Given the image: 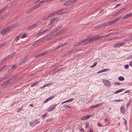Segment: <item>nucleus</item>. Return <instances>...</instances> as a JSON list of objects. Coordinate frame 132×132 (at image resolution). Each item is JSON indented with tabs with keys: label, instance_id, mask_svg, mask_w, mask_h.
I'll list each match as a JSON object with an SVG mask.
<instances>
[{
	"label": "nucleus",
	"instance_id": "obj_1",
	"mask_svg": "<svg viewBox=\"0 0 132 132\" xmlns=\"http://www.w3.org/2000/svg\"><path fill=\"white\" fill-rule=\"evenodd\" d=\"M101 37L100 35L96 36L93 37L91 38H87L81 41L78 43L76 42L74 44V46H78L82 43H83V45H85L90 43H92L95 41L98 40V39Z\"/></svg>",
	"mask_w": 132,
	"mask_h": 132
},
{
	"label": "nucleus",
	"instance_id": "obj_2",
	"mask_svg": "<svg viewBox=\"0 0 132 132\" xmlns=\"http://www.w3.org/2000/svg\"><path fill=\"white\" fill-rule=\"evenodd\" d=\"M15 27V26L12 24L11 26H8L6 28L3 29L1 31V33L3 35H5L9 31Z\"/></svg>",
	"mask_w": 132,
	"mask_h": 132
},
{
	"label": "nucleus",
	"instance_id": "obj_3",
	"mask_svg": "<svg viewBox=\"0 0 132 132\" xmlns=\"http://www.w3.org/2000/svg\"><path fill=\"white\" fill-rule=\"evenodd\" d=\"M77 1L76 0H70L66 2L64 4L65 6H68L74 3Z\"/></svg>",
	"mask_w": 132,
	"mask_h": 132
},
{
	"label": "nucleus",
	"instance_id": "obj_4",
	"mask_svg": "<svg viewBox=\"0 0 132 132\" xmlns=\"http://www.w3.org/2000/svg\"><path fill=\"white\" fill-rule=\"evenodd\" d=\"M103 82L106 87H110L111 85V83L108 80L103 79Z\"/></svg>",
	"mask_w": 132,
	"mask_h": 132
},
{
	"label": "nucleus",
	"instance_id": "obj_5",
	"mask_svg": "<svg viewBox=\"0 0 132 132\" xmlns=\"http://www.w3.org/2000/svg\"><path fill=\"white\" fill-rule=\"evenodd\" d=\"M56 106V104H54L51 106H50L47 109V111L48 112H50L54 110Z\"/></svg>",
	"mask_w": 132,
	"mask_h": 132
},
{
	"label": "nucleus",
	"instance_id": "obj_6",
	"mask_svg": "<svg viewBox=\"0 0 132 132\" xmlns=\"http://www.w3.org/2000/svg\"><path fill=\"white\" fill-rule=\"evenodd\" d=\"M125 9L124 8H123V9L120 10L118 11L115 13L112 16H115L118 15L119 14L123 12L124 11Z\"/></svg>",
	"mask_w": 132,
	"mask_h": 132
},
{
	"label": "nucleus",
	"instance_id": "obj_7",
	"mask_svg": "<svg viewBox=\"0 0 132 132\" xmlns=\"http://www.w3.org/2000/svg\"><path fill=\"white\" fill-rule=\"evenodd\" d=\"M125 108V106L124 105H122L120 108V112L123 114H124L126 112Z\"/></svg>",
	"mask_w": 132,
	"mask_h": 132
},
{
	"label": "nucleus",
	"instance_id": "obj_8",
	"mask_svg": "<svg viewBox=\"0 0 132 132\" xmlns=\"http://www.w3.org/2000/svg\"><path fill=\"white\" fill-rule=\"evenodd\" d=\"M125 44L124 43H119L117 44H116L113 46V47L114 48L119 47Z\"/></svg>",
	"mask_w": 132,
	"mask_h": 132
},
{
	"label": "nucleus",
	"instance_id": "obj_9",
	"mask_svg": "<svg viewBox=\"0 0 132 132\" xmlns=\"http://www.w3.org/2000/svg\"><path fill=\"white\" fill-rule=\"evenodd\" d=\"M131 16H132V13L131 12L125 15L123 17L122 19H125L126 18H128Z\"/></svg>",
	"mask_w": 132,
	"mask_h": 132
},
{
	"label": "nucleus",
	"instance_id": "obj_10",
	"mask_svg": "<svg viewBox=\"0 0 132 132\" xmlns=\"http://www.w3.org/2000/svg\"><path fill=\"white\" fill-rule=\"evenodd\" d=\"M54 97V96H50V97H48V98H47V99H46L44 102V103H47L48 101H49L50 100H51L52 99H53Z\"/></svg>",
	"mask_w": 132,
	"mask_h": 132
},
{
	"label": "nucleus",
	"instance_id": "obj_11",
	"mask_svg": "<svg viewBox=\"0 0 132 132\" xmlns=\"http://www.w3.org/2000/svg\"><path fill=\"white\" fill-rule=\"evenodd\" d=\"M104 26H110V25L109 23V22H105L102 24H100V25H99V27H103Z\"/></svg>",
	"mask_w": 132,
	"mask_h": 132
},
{
	"label": "nucleus",
	"instance_id": "obj_12",
	"mask_svg": "<svg viewBox=\"0 0 132 132\" xmlns=\"http://www.w3.org/2000/svg\"><path fill=\"white\" fill-rule=\"evenodd\" d=\"M91 117L90 115H87L81 118V120H86L89 118Z\"/></svg>",
	"mask_w": 132,
	"mask_h": 132
},
{
	"label": "nucleus",
	"instance_id": "obj_13",
	"mask_svg": "<svg viewBox=\"0 0 132 132\" xmlns=\"http://www.w3.org/2000/svg\"><path fill=\"white\" fill-rule=\"evenodd\" d=\"M37 25V24H32L29 27V29L31 30L33 28H35Z\"/></svg>",
	"mask_w": 132,
	"mask_h": 132
},
{
	"label": "nucleus",
	"instance_id": "obj_14",
	"mask_svg": "<svg viewBox=\"0 0 132 132\" xmlns=\"http://www.w3.org/2000/svg\"><path fill=\"white\" fill-rule=\"evenodd\" d=\"M27 61V57H25L21 62L19 63L20 64H22V63H25L26 61Z\"/></svg>",
	"mask_w": 132,
	"mask_h": 132
},
{
	"label": "nucleus",
	"instance_id": "obj_15",
	"mask_svg": "<svg viewBox=\"0 0 132 132\" xmlns=\"http://www.w3.org/2000/svg\"><path fill=\"white\" fill-rule=\"evenodd\" d=\"M68 44V43H67V42H65L63 44H61L59 45L57 47V48H59L63 46H65L67 44Z\"/></svg>",
	"mask_w": 132,
	"mask_h": 132
},
{
	"label": "nucleus",
	"instance_id": "obj_16",
	"mask_svg": "<svg viewBox=\"0 0 132 132\" xmlns=\"http://www.w3.org/2000/svg\"><path fill=\"white\" fill-rule=\"evenodd\" d=\"M56 12V14H57V15H61L62 14H64L67 13V12H66V11H65L64 12H60V11L59 10H58Z\"/></svg>",
	"mask_w": 132,
	"mask_h": 132
},
{
	"label": "nucleus",
	"instance_id": "obj_17",
	"mask_svg": "<svg viewBox=\"0 0 132 132\" xmlns=\"http://www.w3.org/2000/svg\"><path fill=\"white\" fill-rule=\"evenodd\" d=\"M101 105V104H97L96 105H95L93 106H91L90 108L94 109L100 106Z\"/></svg>",
	"mask_w": 132,
	"mask_h": 132
},
{
	"label": "nucleus",
	"instance_id": "obj_18",
	"mask_svg": "<svg viewBox=\"0 0 132 132\" xmlns=\"http://www.w3.org/2000/svg\"><path fill=\"white\" fill-rule=\"evenodd\" d=\"M124 90V89H119L118 90H116L114 92V94L116 93H120L121 92H122Z\"/></svg>",
	"mask_w": 132,
	"mask_h": 132
},
{
	"label": "nucleus",
	"instance_id": "obj_19",
	"mask_svg": "<svg viewBox=\"0 0 132 132\" xmlns=\"http://www.w3.org/2000/svg\"><path fill=\"white\" fill-rule=\"evenodd\" d=\"M108 70V69H105L102 70L97 72V73H101L103 72H105L106 71H107Z\"/></svg>",
	"mask_w": 132,
	"mask_h": 132
},
{
	"label": "nucleus",
	"instance_id": "obj_20",
	"mask_svg": "<svg viewBox=\"0 0 132 132\" xmlns=\"http://www.w3.org/2000/svg\"><path fill=\"white\" fill-rule=\"evenodd\" d=\"M10 83V80H8L7 81H5L4 82L2 83L1 85L2 86H4L5 85H6L8 83Z\"/></svg>",
	"mask_w": 132,
	"mask_h": 132
},
{
	"label": "nucleus",
	"instance_id": "obj_21",
	"mask_svg": "<svg viewBox=\"0 0 132 132\" xmlns=\"http://www.w3.org/2000/svg\"><path fill=\"white\" fill-rule=\"evenodd\" d=\"M98 35H100L101 37L100 38H99L98 40L99 39H100L103 37H108L110 35V34L109 33L108 34L104 36H101L100 35H98L97 36H98Z\"/></svg>",
	"mask_w": 132,
	"mask_h": 132
},
{
	"label": "nucleus",
	"instance_id": "obj_22",
	"mask_svg": "<svg viewBox=\"0 0 132 132\" xmlns=\"http://www.w3.org/2000/svg\"><path fill=\"white\" fill-rule=\"evenodd\" d=\"M34 10L33 9V8L32 7L31 8H30V9H29L28 10H27L26 12L27 13H30L32 11H33Z\"/></svg>",
	"mask_w": 132,
	"mask_h": 132
},
{
	"label": "nucleus",
	"instance_id": "obj_23",
	"mask_svg": "<svg viewBox=\"0 0 132 132\" xmlns=\"http://www.w3.org/2000/svg\"><path fill=\"white\" fill-rule=\"evenodd\" d=\"M120 37H111V38H109L107 39V41H110L111 40H112L113 39H116L117 38H120Z\"/></svg>",
	"mask_w": 132,
	"mask_h": 132
},
{
	"label": "nucleus",
	"instance_id": "obj_24",
	"mask_svg": "<svg viewBox=\"0 0 132 132\" xmlns=\"http://www.w3.org/2000/svg\"><path fill=\"white\" fill-rule=\"evenodd\" d=\"M33 121L34 125L35 126L37 124L39 123V121L37 120H35Z\"/></svg>",
	"mask_w": 132,
	"mask_h": 132
},
{
	"label": "nucleus",
	"instance_id": "obj_25",
	"mask_svg": "<svg viewBox=\"0 0 132 132\" xmlns=\"http://www.w3.org/2000/svg\"><path fill=\"white\" fill-rule=\"evenodd\" d=\"M116 22V21L114 19L112 21H111L109 22V23L110 26L111 24H112L115 23V22Z\"/></svg>",
	"mask_w": 132,
	"mask_h": 132
},
{
	"label": "nucleus",
	"instance_id": "obj_26",
	"mask_svg": "<svg viewBox=\"0 0 132 132\" xmlns=\"http://www.w3.org/2000/svg\"><path fill=\"white\" fill-rule=\"evenodd\" d=\"M38 82H36L32 84L31 85V87H32L36 85Z\"/></svg>",
	"mask_w": 132,
	"mask_h": 132
},
{
	"label": "nucleus",
	"instance_id": "obj_27",
	"mask_svg": "<svg viewBox=\"0 0 132 132\" xmlns=\"http://www.w3.org/2000/svg\"><path fill=\"white\" fill-rule=\"evenodd\" d=\"M62 26H61L59 27L58 28H57V29L55 30L54 31H53V33H54L55 32L59 30V29H61V27Z\"/></svg>",
	"mask_w": 132,
	"mask_h": 132
},
{
	"label": "nucleus",
	"instance_id": "obj_28",
	"mask_svg": "<svg viewBox=\"0 0 132 132\" xmlns=\"http://www.w3.org/2000/svg\"><path fill=\"white\" fill-rule=\"evenodd\" d=\"M118 79L119 80L123 81L124 80L125 78L122 76H119L118 78Z\"/></svg>",
	"mask_w": 132,
	"mask_h": 132
},
{
	"label": "nucleus",
	"instance_id": "obj_29",
	"mask_svg": "<svg viewBox=\"0 0 132 132\" xmlns=\"http://www.w3.org/2000/svg\"><path fill=\"white\" fill-rule=\"evenodd\" d=\"M50 23L49 25H50V24H51L53 23H54L55 22H56L55 21V20H54V18H53L50 21Z\"/></svg>",
	"mask_w": 132,
	"mask_h": 132
},
{
	"label": "nucleus",
	"instance_id": "obj_30",
	"mask_svg": "<svg viewBox=\"0 0 132 132\" xmlns=\"http://www.w3.org/2000/svg\"><path fill=\"white\" fill-rule=\"evenodd\" d=\"M66 30V29H64L63 30V32H62L61 31H60V32L59 33V32H57L56 33V34H55L54 35L55 36H56V35L58 34H61L63 32H64L65 31V30Z\"/></svg>",
	"mask_w": 132,
	"mask_h": 132
},
{
	"label": "nucleus",
	"instance_id": "obj_31",
	"mask_svg": "<svg viewBox=\"0 0 132 132\" xmlns=\"http://www.w3.org/2000/svg\"><path fill=\"white\" fill-rule=\"evenodd\" d=\"M122 16H120L117 17L116 18H115L114 19L116 21H117L120 20Z\"/></svg>",
	"mask_w": 132,
	"mask_h": 132
},
{
	"label": "nucleus",
	"instance_id": "obj_32",
	"mask_svg": "<svg viewBox=\"0 0 132 132\" xmlns=\"http://www.w3.org/2000/svg\"><path fill=\"white\" fill-rule=\"evenodd\" d=\"M50 17V16L49 14L48 15L46 16L45 17H44L42 19V20H46Z\"/></svg>",
	"mask_w": 132,
	"mask_h": 132
},
{
	"label": "nucleus",
	"instance_id": "obj_33",
	"mask_svg": "<svg viewBox=\"0 0 132 132\" xmlns=\"http://www.w3.org/2000/svg\"><path fill=\"white\" fill-rule=\"evenodd\" d=\"M9 78V77H8V76H6L5 77H4L3 78H2L1 79L2 80V81L6 79H8V78Z\"/></svg>",
	"mask_w": 132,
	"mask_h": 132
},
{
	"label": "nucleus",
	"instance_id": "obj_34",
	"mask_svg": "<svg viewBox=\"0 0 132 132\" xmlns=\"http://www.w3.org/2000/svg\"><path fill=\"white\" fill-rule=\"evenodd\" d=\"M63 107L67 108L68 109H71V107L70 106L68 105H63Z\"/></svg>",
	"mask_w": 132,
	"mask_h": 132
},
{
	"label": "nucleus",
	"instance_id": "obj_35",
	"mask_svg": "<svg viewBox=\"0 0 132 132\" xmlns=\"http://www.w3.org/2000/svg\"><path fill=\"white\" fill-rule=\"evenodd\" d=\"M43 56V54H42L41 53H40L35 56L34 57L35 58H36L40 56Z\"/></svg>",
	"mask_w": 132,
	"mask_h": 132
},
{
	"label": "nucleus",
	"instance_id": "obj_36",
	"mask_svg": "<svg viewBox=\"0 0 132 132\" xmlns=\"http://www.w3.org/2000/svg\"><path fill=\"white\" fill-rule=\"evenodd\" d=\"M30 125V126H32L33 127L35 126V125H34V123L33 120H32L29 123Z\"/></svg>",
	"mask_w": 132,
	"mask_h": 132
},
{
	"label": "nucleus",
	"instance_id": "obj_37",
	"mask_svg": "<svg viewBox=\"0 0 132 132\" xmlns=\"http://www.w3.org/2000/svg\"><path fill=\"white\" fill-rule=\"evenodd\" d=\"M73 99V98H71L65 101V102H66V103L67 102H71L72 101Z\"/></svg>",
	"mask_w": 132,
	"mask_h": 132
},
{
	"label": "nucleus",
	"instance_id": "obj_38",
	"mask_svg": "<svg viewBox=\"0 0 132 132\" xmlns=\"http://www.w3.org/2000/svg\"><path fill=\"white\" fill-rule=\"evenodd\" d=\"M39 6H38V4H37L36 5H35L34 6L32 7L33 8L34 10L35 9H37L38 8Z\"/></svg>",
	"mask_w": 132,
	"mask_h": 132
},
{
	"label": "nucleus",
	"instance_id": "obj_39",
	"mask_svg": "<svg viewBox=\"0 0 132 132\" xmlns=\"http://www.w3.org/2000/svg\"><path fill=\"white\" fill-rule=\"evenodd\" d=\"M53 34V32H52L51 33H49L47 35H46L43 38L44 39V38H45V37H47L48 36H50L52 34Z\"/></svg>",
	"mask_w": 132,
	"mask_h": 132
},
{
	"label": "nucleus",
	"instance_id": "obj_40",
	"mask_svg": "<svg viewBox=\"0 0 132 132\" xmlns=\"http://www.w3.org/2000/svg\"><path fill=\"white\" fill-rule=\"evenodd\" d=\"M6 42L0 45V48L4 46L6 44Z\"/></svg>",
	"mask_w": 132,
	"mask_h": 132
},
{
	"label": "nucleus",
	"instance_id": "obj_41",
	"mask_svg": "<svg viewBox=\"0 0 132 132\" xmlns=\"http://www.w3.org/2000/svg\"><path fill=\"white\" fill-rule=\"evenodd\" d=\"M6 7H7V6H6L5 7H4L3 8V9H2V10H0V14L3 12L5 10V8H6Z\"/></svg>",
	"mask_w": 132,
	"mask_h": 132
},
{
	"label": "nucleus",
	"instance_id": "obj_42",
	"mask_svg": "<svg viewBox=\"0 0 132 132\" xmlns=\"http://www.w3.org/2000/svg\"><path fill=\"white\" fill-rule=\"evenodd\" d=\"M50 0H44V1H43L41 2H40V3H44V2H49Z\"/></svg>",
	"mask_w": 132,
	"mask_h": 132
},
{
	"label": "nucleus",
	"instance_id": "obj_43",
	"mask_svg": "<svg viewBox=\"0 0 132 132\" xmlns=\"http://www.w3.org/2000/svg\"><path fill=\"white\" fill-rule=\"evenodd\" d=\"M122 100H120L119 99L116 100H114L113 101V102H120Z\"/></svg>",
	"mask_w": 132,
	"mask_h": 132
},
{
	"label": "nucleus",
	"instance_id": "obj_44",
	"mask_svg": "<svg viewBox=\"0 0 132 132\" xmlns=\"http://www.w3.org/2000/svg\"><path fill=\"white\" fill-rule=\"evenodd\" d=\"M56 14V12H54V13H53L52 14H49L50 15V16H54V15Z\"/></svg>",
	"mask_w": 132,
	"mask_h": 132
},
{
	"label": "nucleus",
	"instance_id": "obj_45",
	"mask_svg": "<svg viewBox=\"0 0 132 132\" xmlns=\"http://www.w3.org/2000/svg\"><path fill=\"white\" fill-rule=\"evenodd\" d=\"M27 35L25 34H24L21 37V38H25L27 37Z\"/></svg>",
	"mask_w": 132,
	"mask_h": 132
},
{
	"label": "nucleus",
	"instance_id": "obj_46",
	"mask_svg": "<svg viewBox=\"0 0 132 132\" xmlns=\"http://www.w3.org/2000/svg\"><path fill=\"white\" fill-rule=\"evenodd\" d=\"M20 38V36H17L15 38V40L16 41H17Z\"/></svg>",
	"mask_w": 132,
	"mask_h": 132
},
{
	"label": "nucleus",
	"instance_id": "obj_47",
	"mask_svg": "<svg viewBox=\"0 0 132 132\" xmlns=\"http://www.w3.org/2000/svg\"><path fill=\"white\" fill-rule=\"evenodd\" d=\"M114 85H116L117 86L121 84V83L119 82H114Z\"/></svg>",
	"mask_w": 132,
	"mask_h": 132
},
{
	"label": "nucleus",
	"instance_id": "obj_48",
	"mask_svg": "<svg viewBox=\"0 0 132 132\" xmlns=\"http://www.w3.org/2000/svg\"><path fill=\"white\" fill-rule=\"evenodd\" d=\"M13 70V69L12 68V67H11L8 70V71L9 72H12Z\"/></svg>",
	"mask_w": 132,
	"mask_h": 132
},
{
	"label": "nucleus",
	"instance_id": "obj_49",
	"mask_svg": "<svg viewBox=\"0 0 132 132\" xmlns=\"http://www.w3.org/2000/svg\"><path fill=\"white\" fill-rule=\"evenodd\" d=\"M49 30V29H46V30H44V31H43L42 32V33H43V34H44V33H45V32H47V31H48V30Z\"/></svg>",
	"mask_w": 132,
	"mask_h": 132
},
{
	"label": "nucleus",
	"instance_id": "obj_50",
	"mask_svg": "<svg viewBox=\"0 0 132 132\" xmlns=\"http://www.w3.org/2000/svg\"><path fill=\"white\" fill-rule=\"evenodd\" d=\"M16 67L17 66L15 64H14V65H13L11 67L13 70L14 69H15Z\"/></svg>",
	"mask_w": 132,
	"mask_h": 132
},
{
	"label": "nucleus",
	"instance_id": "obj_51",
	"mask_svg": "<svg viewBox=\"0 0 132 132\" xmlns=\"http://www.w3.org/2000/svg\"><path fill=\"white\" fill-rule=\"evenodd\" d=\"M97 125L99 127H102L103 125L101 123H97Z\"/></svg>",
	"mask_w": 132,
	"mask_h": 132
},
{
	"label": "nucleus",
	"instance_id": "obj_52",
	"mask_svg": "<svg viewBox=\"0 0 132 132\" xmlns=\"http://www.w3.org/2000/svg\"><path fill=\"white\" fill-rule=\"evenodd\" d=\"M54 19V20H55V22H56V21H57L58 20V19L59 18V17H55L54 18H53Z\"/></svg>",
	"mask_w": 132,
	"mask_h": 132
},
{
	"label": "nucleus",
	"instance_id": "obj_53",
	"mask_svg": "<svg viewBox=\"0 0 132 132\" xmlns=\"http://www.w3.org/2000/svg\"><path fill=\"white\" fill-rule=\"evenodd\" d=\"M15 54V53H12L11 54L9 55V57H10V58L12 57Z\"/></svg>",
	"mask_w": 132,
	"mask_h": 132
},
{
	"label": "nucleus",
	"instance_id": "obj_54",
	"mask_svg": "<svg viewBox=\"0 0 132 132\" xmlns=\"http://www.w3.org/2000/svg\"><path fill=\"white\" fill-rule=\"evenodd\" d=\"M15 78H12L9 79V80H10V82L11 81H13L15 80Z\"/></svg>",
	"mask_w": 132,
	"mask_h": 132
},
{
	"label": "nucleus",
	"instance_id": "obj_55",
	"mask_svg": "<svg viewBox=\"0 0 132 132\" xmlns=\"http://www.w3.org/2000/svg\"><path fill=\"white\" fill-rule=\"evenodd\" d=\"M23 108V107H22V108H20L18 110V112H20V111H22V108Z\"/></svg>",
	"mask_w": 132,
	"mask_h": 132
},
{
	"label": "nucleus",
	"instance_id": "obj_56",
	"mask_svg": "<svg viewBox=\"0 0 132 132\" xmlns=\"http://www.w3.org/2000/svg\"><path fill=\"white\" fill-rule=\"evenodd\" d=\"M124 67L126 69H127L129 68V65L128 64L124 65Z\"/></svg>",
	"mask_w": 132,
	"mask_h": 132
},
{
	"label": "nucleus",
	"instance_id": "obj_57",
	"mask_svg": "<svg viewBox=\"0 0 132 132\" xmlns=\"http://www.w3.org/2000/svg\"><path fill=\"white\" fill-rule=\"evenodd\" d=\"M47 53H48L47 52V51H46L44 52H43L42 53V54H43V55L46 54H47Z\"/></svg>",
	"mask_w": 132,
	"mask_h": 132
},
{
	"label": "nucleus",
	"instance_id": "obj_58",
	"mask_svg": "<svg viewBox=\"0 0 132 132\" xmlns=\"http://www.w3.org/2000/svg\"><path fill=\"white\" fill-rule=\"evenodd\" d=\"M43 34V33L42 32H39V33H38L37 34V36H39L40 35H42Z\"/></svg>",
	"mask_w": 132,
	"mask_h": 132
},
{
	"label": "nucleus",
	"instance_id": "obj_59",
	"mask_svg": "<svg viewBox=\"0 0 132 132\" xmlns=\"http://www.w3.org/2000/svg\"><path fill=\"white\" fill-rule=\"evenodd\" d=\"M124 119V124H125V125H126L127 124V122L126 121V120L124 119V118H123Z\"/></svg>",
	"mask_w": 132,
	"mask_h": 132
},
{
	"label": "nucleus",
	"instance_id": "obj_60",
	"mask_svg": "<svg viewBox=\"0 0 132 132\" xmlns=\"http://www.w3.org/2000/svg\"><path fill=\"white\" fill-rule=\"evenodd\" d=\"M130 92L129 90H126L125 91V93H130Z\"/></svg>",
	"mask_w": 132,
	"mask_h": 132
},
{
	"label": "nucleus",
	"instance_id": "obj_61",
	"mask_svg": "<svg viewBox=\"0 0 132 132\" xmlns=\"http://www.w3.org/2000/svg\"><path fill=\"white\" fill-rule=\"evenodd\" d=\"M47 114H44L42 116V117L43 118H44L45 117H46Z\"/></svg>",
	"mask_w": 132,
	"mask_h": 132
},
{
	"label": "nucleus",
	"instance_id": "obj_62",
	"mask_svg": "<svg viewBox=\"0 0 132 132\" xmlns=\"http://www.w3.org/2000/svg\"><path fill=\"white\" fill-rule=\"evenodd\" d=\"M6 58H5L3 59L2 61V63H3V62H4L5 61H6Z\"/></svg>",
	"mask_w": 132,
	"mask_h": 132
},
{
	"label": "nucleus",
	"instance_id": "obj_63",
	"mask_svg": "<svg viewBox=\"0 0 132 132\" xmlns=\"http://www.w3.org/2000/svg\"><path fill=\"white\" fill-rule=\"evenodd\" d=\"M89 123H87L86 124V127L87 128H88V127H89Z\"/></svg>",
	"mask_w": 132,
	"mask_h": 132
},
{
	"label": "nucleus",
	"instance_id": "obj_64",
	"mask_svg": "<svg viewBox=\"0 0 132 132\" xmlns=\"http://www.w3.org/2000/svg\"><path fill=\"white\" fill-rule=\"evenodd\" d=\"M120 5V3L116 5V7H118Z\"/></svg>",
	"mask_w": 132,
	"mask_h": 132
}]
</instances>
